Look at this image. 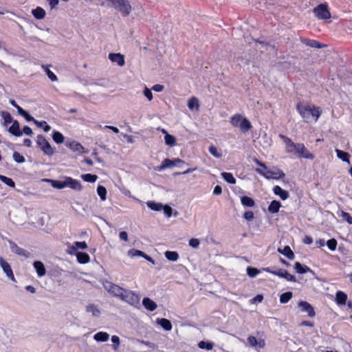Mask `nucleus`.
Returning a JSON list of instances; mask_svg holds the SVG:
<instances>
[{
  "label": "nucleus",
  "mask_w": 352,
  "mask_h": 352,
  "mask_svg": "<svg viewBox=\"0 0 352 352\" xmlns=\"http://www.w3.org/2000/svg\"><path fill=\"white\" fill-rule=\"evenodd\" d=\"M86 311L88 313H91L93 316L98 317L100 314V309L93 304L89 305L86 307Z\"/></svg>",
  "instance_id": "e433bc0d"
},
{
  "label": "nucleus",
  "mask_w": 352,
  "mask_h": 352,
  "mask_svg": "<svg viewBox=\"0 0 352 352\" xmlns=\"http://www.w3.org/2000/svg\"><path fill=\"white\" fill-rule=\"evenodd\" d=\"M125 291H126V289H124V288L120 287L118 285H116V286L113 287L112 292H111V294L122 299L123 295L124 294Z\"/></svg>",
  "instance_id": "72a5a7b5"
},
{
  "label": "nucleus",
  "mask_w": 352,
  "mask_h": 352,
  "mask_svg": "<svg viewBox=\"0 0 352 352\" xmlns=\"http://www.w3.org/2000/svg\"><path fill=\"white\" fill-rule=\"evenodd\" d=\"M230 124L234 127H239L243 133L248 132L252 127L250 120L239 113L234 114L230 118Z\"/></svg>",
  "instance_id": "f03ea898"
},
{
  "label": "nucleus",
  "mask_w": 352,
  "mask_h": 352,
  "mask_svg": "<svg viewBox=\"0 0 352 352\" xmlns=\"http://www.w3.org/2000/svg\"><path fill=\"white\" fill-rule=\"evenodd\" d=\"M163 210L164 214L168 217H170L172 215L173 209L171 207L168 206H163Z\"/></svg>",
  "instance_id": "338daca9"
},
{
  "label": "nucleus",
  "mask_w": 352,
  "mask_h": 352,
  "mask_svg": "<svg viewBox=\"0 0 352 352\" xmlns=\"http://www.w3.org/2000/svg\"><path fill=\"white\" fill-rule=\"evenodd\" d=\"M256 173H258L259 175L263 176L266 179H281L285 177V173L280 170H271L265 169V170L261 169V168H256Z\"/></svg>",
  "instance_id": "0eeeda50"
},
{
  "label": "nucleus",
  "mask_w": 352,
  "mask_h": 352,
  "mask_svg": "<svg viewBox=\"0 0 352 352\" xmlns=\"http://www.w3.org/2000/svg\"><path fill=\"white\" fill-rule=\"evenodd\" d=\"M33 267L38 277H42L46 274V269L44 264L40 261H36L33 263Z\"/></svg>",
  "instance_id": "f3484780"
},
{
  "label": "nucleus",
  "mask_w": 352,
  "mask_h": 352,
  "mask_svg": "<svg viewBox=\"0 0 352 352\" xmlns=\"http://www.w3.org/2000/svg\"><path fill=\"white\" fill-rule=\"evenodd\" d=\"M45 73L47 76V77L52 80V81H56L58 80L57 76L56 74L52 72L50 69L46 68L45 69Z\"/></svg>",
  "instance_id": "13d9d810"
},
{
  "label": "nucleus",
  "mask_w": 352,
  "mask_h": 352,
  "mask_svg": "<svg viewBox=\"0 0 352 352\" xmlns=\"http://www.w3.org/2000/svg\"><path fill=\"white\" fill-rule=\"evenodd\" d=\"M32 14L35 19L41 20L45 18L46 13L43 8L38 6L35 9H32Z\"/></svg>",
  "instance_id": "cd10ccee"
},
{
  "label": "nucleus",
  "mask_w": 352,
  "mask_h": 352,
  "mask_svg": "<svg viewBox=\"0 0 352 352\" xmlns=\"http://www.w3.org/2000/svg\"><path fill=\"white\" fill-rule=\"evenodd\" d=\"M292 296L293 293L292 292H284L280 296V302L285 304L292 299Z\"/></svg>",
  "instance_id": "37998d69"
},
{
  "label": "nucleus",
  "mask_w": 352,
  "mask_h": 352,
  "mask_svg": "<svg viewBox=\"0 0 352 352\" xmlns=\"http://www.w3.org/2000/svg\"><path fill=\"white\" fill-rule=\"evenodd\" d=\"M347 295L342 291H338L336 294V302L338 305H344L346 303Z\"/></svg>",
  "instance_id": "b1692460"
},
{
  "label": "nucleus",
  "mask_w": 352,
  "mask_h": 352,
  "mask_svg": "<svg viewBox=\"0 0 352 352\" xmlns=\"http://www.w3.org/2000/svg\"><path fill=\"white\" fill-rule=\"evenodd\" d=\"M209 153L214 157L217 158H221L222 157L221 152H219L217 149V148L214 146L211 145L208 148Z\"/></svg>",
  "instance_id": "603ef678"
},
{
  "label": "nucleus",
  "mask_w": 352,
  "mask_h": 352,
  "mask_svg": "<svg viewBox=\"0 0 352 352\" xmlns=\"http://www.w3.org/2000/svg\"><path fill=\"white\" fill-rule=\"evenodd\" d=\"M66 187L70 188L75 190H81L82 185L80 182L75 179L70 177H66Z\"/></svg>",
  "instance_id": "4468645a"
},
{
  "label": "nucleus",
  "mask_w": 352,
  "mask_h": 352,
  "mask_svg": "<svg viewBox=\"0 0 352 352\" xmlns=\"http://www.w3.org/2000/svg\"><path fill=\"white\" fill-rule=\"evenodd\" d=\"M109 338V334L104 331H99L94 336V339L97 342H106Z\"/></svg>",
  "instance_id": "2f4dec72"
},
{
  "label": "nucleus",
  "mask_w": 352,
  "mask_h": 352,
  "mask_svg": "<svg viewBox=\"0 0 352 352\" xmlns=\"http://www.w3.org/2000/svg\"><path fill=\"white\" fill-rule=\"evenodd\" d=\"M144 96L151 101L153 99V94L151 89H148L147 87H145L144 90Z\"/></svg>",
  "instance_id": "69168bd1"
},
{
  "label": "nucleus",
  "mask_w": 352,
  "mask_h": 352,
  "mask_svg": "<svg viewBox=\"0 0 352 352\" xmlns=\"http://www.w3.org/2000/svg\"><path fill=\"white\" fill-rule=\"evenodd\" d=\"M222 178L228 184H236V179L234 177L232 173L228 172L221 173Z\"/></svg>",
  "instance_id": "4c0bfd02"
},
{
  "label": "nucleus",
  "mask_w": 352,
  "mask_h": 352,
  "mask_svg": "<svg viewBox=\"0 0 352 352\" xmlns=\"http://www.w3.org/2000/svg\"><path fill=\"white\" fill-rule=\"evenodd\" d=\"M280 207H281V204L280 201H276V200H273L270 204L267 210L271 213H277L279 211V209Z\"/></svg>",
  "instance_id": "473e14b6"
},
{
  "label": "nucleus",
  "mask_w": 352,
  "mask_h": 352,
  "mask_svg": "<svg viewBox=\"0 0 352 352\" xmlns=\"http://www.w3.org/2000/svg\"><path fill=\"white\" fill-rule=\"evenodd\" d=\"M296 109L300 116L305 122H309L310 118H313L315 122L318 120L321 114L320 107L314 105L303 104L298 102L296 104Z\"/></svg>",
  "instance_id": "f257e3e1"
},
{
  "label": "nucleus",
  "mask_w": 352,
  "mask_h": 352,
  "mask_svg": "<svg viewBox=\"0 0 352 352\" xmlns=\"http://www.w3.org/2000/svg\"><path fill=\"white\" fill-rule=\"evenodd\" d=\"M1 116L4 120L5 124H9L12 123L14 120H12V117L11 114L8 111H1Z\"/></svg>",
  "instance_id": "8fccbe9b"
},
{
  "label": "nucleus",
  "mask_w": 352,
  "mask_h": 352,
  "mask_svg": "<svg viewBox=\"0 0 352 352\" xmlns=\"http://www.w3.org/2000/svg\"><path fill=\"white\" fill-rule=\"evenodd\" d=\"M76 254L77 261L79 263L86 264L89 262V255L84 252H78Z\"/></svg>",
  "instance_id": "a878e982"
},
{
  "label": "nucleus",
  "mask_w": 352,
  "mask_h": 352,
  "mask_svg": "<svg viewBox=\"0 0 352 352\" xmlns=\"http://www.w3.org/2000/svg\"><path fill=\"white\" fill-rule=\"evenodd\" d=\"M298 307L300 308L301 311L306 312L309 317L313 318L315 316V310L313 306L309 302L304 300H300L298 302Z\"/></svg>",
  "instance_id": "9d476101"
},
{
  "label": "nucleus",
  "mask_w": 352,
  "mask_h": 352,
  "mask_svg": "<svg viewBox=\"0 0 352 352\" xmlns=\"http://www.w3.org/2000/svg\"><path fill=\"white\" fill-rule=\"evenodd\" d=\"M12 157L17 163H23L25 161V157L17 151L13 153Z\"/></svg>",
  "instance_id": "6e6d98bb"
},
{
  "label": "nucleus",
  "mask_w": 352,
  "mask_h": 352,
  "mask_svg": "<svg viewBox=\"0 0 352 352\" xmlns=\"http://www.w3.org/2000/svg\"><path fill=\"white\" fill-rule=\"evenodd\" d=\"M65 146L74 152L82 153L84 148L82 144L76 141H67Z\"/></svg>",
  "instance_id": "dca6fc26"
},
{
  "label": "nucleus",
  "mask_w": 352,
  "mask_h": 352,
  "mask_svg": "<svg viewBox=\"0 0 352 352\" xmlns=\"http://www.w3.org/2000/svg\"><path fill=\"white\" fill-rule=\"evenodd\" d=\"M12 126L9 128L8 131L16 137H20L23 135V132L20 130L19 123L17 120H14Z\"/></svg>",
  "instance_id": "4be33fe9"
},
{
  "label": "nucleus",
  "mask_w": 352,
  "mask_h": 352,
  "mask_svg": "<svg viewBox=\"0 0 352 352\" xmlns=\"http://www.w3.org/2000/svg\"><path fill=\"white\" fill-rule=\"evenodd\" d=\"M97 193L102 201H104L107 199V189L102 185H98L97 187Z\"/></svg>",
  "instance_id": "a18cd8bd"
},
{
  "label": "nucleus",
  "mask_w": 352,
  "mask_h": 352,
  "mask_svg": "<svg viewBox=\"0 0 352 352\" xmlns=\"http://www.w3.org/2000/svg\"><path fill=\"white\" fill-rule=\"evenodd\" d=\"M108 58L111 62L116 63L121 67L125 63L124 56L120 53H109Z\"/></svg>",
  "instance_id": "ddd939ff"
},
{
  "label": "nucleus",
  "mask_w": 352,
  "mask_h": 352,
  "mask_svg": "<svg viewBox=\"0 0 352 352\" xmlns=\"http://www.w3.org/2000/svg\"><path fill=\"white\" fill-rule=\"evenodd\" d=\"M162 164H163L165 169L173 167L174 164H175L173 160H170L168 158L165 159L162 162Z\"/></svg>",
  "instance_id": "bf43d9fd"
},
{
  "label": "nucleus",
  "mask_w": 352,
  "mask_h": 352,
  "mask_svg": "<svg viewBox=\"0 0 352 352\" xmlns=\"http://www.w3.org/2000/svg\"><path fill=\"white\" fill-rule=\"evenodd\" d=\"M0 266L1 267L3 272L6 276L13 282H16L12 270L10 265L5 261L2 257H0Z\"/></svg>",
  "instance_id": "1a4fd4ad"
},
{
  "label": "nucleus",
  "mask_w": 352,
  "mask_h": 352,
  "mask_svg": "<svg viewBox=\"0 0 352 352\" xmlns=\"http://www.w3.org/2000/svg\"><path fill=\"white\" fill-rule=\"evenodd\" d=\"M129 254L132 256H141L142 258H145L146 261L151 262L153 264H155L154 259H153V258L141 250L132 249L129 252Z\"/></svg>",
  "instance_id": "2eb2a0df"
},
{
  "label": "nucleus",
  "mask_w": 352,
  "mask_h": 352,
  "mask_svg": "<svg viewBox=\"0 0 352 352\" xmlns=\"http://www.w3.org/2000/svg\"><path fill=\"white\" fill-rule=\"evenodd\" d=\"M8 243L11 251L14 254L19 256H24L25 258H28L30 256V253L29 252L23 248L19 247L14 242L9 241Z\"/></svg>",
  "instance_id": "9b49d317"
},
{
  "label": "nucleus",
  "mask_w": 352,
  "mask_h": 352,
  "mask_svg": "<svg viewBox=\"0 0 352 352\" xmlns=\"http://www.w3.org/2000/svg\"><path fill=\"white\" fill-rule=\"evenodd\" d=\"M278 252L289 260H294L295 258L294 253L289 245H285L283 249L279 248Z\"/></svg>",
  "instance_id": "5701e85b"
},
{
  "label": "nucleus",
  "mask_w": 352,
  "mask_h": 352,
  "mask_svg": "<svg viewBox=\"0 0 352 352\" xmlns=\"http://www.w3.org/2000/svg\"><path fill=\"white\" fill-rule=\"evenodd\" d=\"M164 256L170 261H177L179 258V254L176 251H166Z\"/></svg>",
  "instance_id": "a19ab883"
},
{
  "label": "nucleus",
  "mask_w": 352,
  "mask_h": 352,
  "mask_svg": "<svg viewBox=\"0 0 352 352\" xmlns=\"http://www.w3.org/2000/svg\"><path fill=\"white\" fill-rule=\"evenodd\" d=\"M342 217L344 220H345L349 224H352V217L351 215L346 212H342Z\"/></svg>",
  "instance_id": "052dcab7"
},
{
  "label": "nucleus",
  "mask_w": 352,
  "mask_h": 352,
  "mask_svg": "<svg viewBox=\"0 0 352 352\" xmlns=\"http://www.w3.org/2000/svg\"><path fill=\"white\" fill-rule=\"evenodd\" d=\"M52 137L53 140L56 144H62L65 140L64 135L60 132L56 131V130L53 131Z\"/></svg>",
  "instance_id": "f704fd0d"
},
{
  "label": "nucleus",
  "mask_w": 352,
  "mask_h": 352,
  "mask_svg": "<svg viewBox=\"0 0 352 352\" xmlns=\"http://www.w3.org/2000/svg\"><path fill=\"white\" fill-rule=\"evenodd\" d=\"M51 186L56 189H63L66 188V177L64 180L48 179Z\"/></svg>",
  "instance_id": "bb28decb"
},
{
  "label": "nucleus",
  "mask_w": 352,
  "mask_h": 352,
  "mask_svg": "<svg viewBox=\"0 0 352 352\" xmlns=\"http://www.w3.org/2000/svg\"><path fill=\"white\" fill-rule=\"evenodd\" d=\"M337 157L345 162H349L350 155L347 152L340 149H336Z\"/></svg>",
  "instance_id": "58836bf2"
},
{
  "label": "nucleus",
  "mask_w": 352,
  "mask_h": 352,
  "mask_svg": "<svg viewBox=\"0 0 352 352\" xmlns=\"http://www.w3.org/2000/svg\"><path fill=\"white\" fill-rule=\"evenodd\" d=\"M81 178L85 182H90V183H94V182H95L97 180L98 176L96 175H94V174L86 173V174H82L81 175Z\"/></svg>",
  "instance_id": "c03bdc74"
},
{
  "label": "nucleus",
  "mask_w": 352,
  "mask_h": 352,
  "mask_svg": "<svg viewBox=\"0 0 352 352\" xmlns=\"http://www.w3.org/2000/svg\"><path fill=\"white\" fill-rule=\"evenodd\" d=\"M279 138L285 143L287 153H294L298 156L304 146L302 143H295L289 138L283 134H280Z\"/></svg>",
  "instance_id": "7ed1b4c3"
},
{
  "label": "nucleus",
  "mask_w": 352,
  "mask_h": 352,
  "mask_svg": "<svg viewBox=\"0 0 352 352\" xmlns=\"http://www.w3.org/2000/svg\"><path fill=\"white\" fill-rule=\"evenodd\" d=\"M278 276L280 278H283L286 279L287 281L290 282H296V278L294 275L290 274L285 269H278Z\"/></svg>",
  "instance_id": "6ab92c4d"
},
{
  "label": "nucleus",
  "mask_w": 352,
  "mask_h": 352,
  "mask_svg": "<svg viewBox=\"0 0 352 352\" xmlns=\"http://www.w3.org/2000/svg\"><path fill=\"white\" fill-rule=\"evenodd\" d=\"M247 340L250 346L256 349H263L265 345L264 340H257L256 338L253 336H248Z\"/></svg>",
  "instance_id": "f8f14e48"
},
{
  "label": "nucleus",
  "mask_w": 352,
  "mask_h": 352,
  "mask_svg": "<svg viewBox=\"0 0 352 352\" xmlns=\"http://www.w3.org/2000/svg\"><path fill=\"white\" fill-rule=\"evenodd\" d=\"M146 206H148V208L154 211H160L163 208V205L162 204L157 203L153 201H147Z\"/></svg>",
  "instance_id": "ea45409f"
},
{
  "label": "nucleus",
  "mask_w": 352,
  "mask_h": 352,
  "mask_svg": "<svg viewBox=\"0 0 352 352\" xmlns=\"http://www.w3.org/2000/svg\"><path fill=\"white\" fill-rule=\"evenodd\" d=\"M241 203L244 207L252 208L255 206L254 200L247 195H244L241 197Z\"/></svg>",
  "instance_id": "c85d7f7f"
},
{
  "label": "nucleus",
  "mask_w": 352,
  "mask_h": 352,
  "mask_svg": "<svg viewBox=\"0 0 352 352\" xmlns=\"http://www.w3.org/2000/svg\"><path fill=\"white\" fill-rule=\"evenodd\" d=\"M294 270L298 274H302L307 272H312V270L307 265L300 263V262H296L294 264Z\"/></svg>",
  "instance_id": "393cba45"
},
{
  "label": "nucleus",
  "mask_w": 352,
  "mask_h": 352,
  "mask_svg": "<svg viewBox=\"0 0 352 352\" xmlns=\"http://www.w3.org/2000/svg\"><path fill=\"white\" fill-rule=\"evenodd\" d=\"M302 42L304 44H305L307 46H309L311 47L318 48V49L322 47V45L316 40L304 38L303 40H302Z\"/></svg>",
  "instance_id": "7c9ffc66"
},
{
  "label": "nucleus",
  "mask_w": 352,
  "mask_h": 352,
  "mask_svg": "<svg viewBox=\"0 0 352 352\" xmlns=\"http://www.w3.org/2000/svg\"><path fill=\"white\" fill-rule=\"evenodd\" d=\"M111 342H113V347L114 349H117L119 344H120V338L117 336H111Z\"/></svg>",
  "instance_id": "0e129e2a"
},
{
  "label": "nucleus",
  "mask_w": 352,
  "mask_h": 352,
  "mask_svg": "<svg viewBox=\"0 0 352 352\" xmlns=\"http://www.w3.org/2000/svg\"><path fill=\"white\" fill-rule=\"evenodd\" d=\"M142 305L146 309L150 311H153L157 307L156 302L148 297L143 298Z\"/></svg>",
  "instance_id": "aec40b11"
},
{
  "label": "nucleus",
  "mask_w": 352,
  "mask_h": 352,
  "mask_svg": "<svg viewBox=\"0 0 352 352\" xmlns=\"http://www.w3.org/2000/svg\"><path fill=\"white\" fill-rule=\"evenodd\" d=\"M246 272L247 274L251 278L256 276L260 273V271L257 268L250 266L247 267Z\"/></svg>",
  "instance_id": "864d4df0"
},
{
  "label": "nucleus",
  "mask_w": 352,
  "mask_h": 352,
  "mask_svg": "<svg viewBox=\"0 0 352 352\" xmlns=\"http://www.w3.org/2000/svg\"><path fill=\"white\" fill-rule=\"evenodd\" d=\"M189 245L192 248H198L200 244L198 239L192 238L189 240Z\"/></svg>",
  "instance_id": "680f3d73"
},
{
  "label": "nucleus",
  "mask_w": 352,
  "mask_h": 352,
  "mask_svg": "<svg viewBox=\"0 0 352 352\" xmlns=\"http://www.w3.org/2000/svg\"><path fill=\"white\" fill-rule=\"evenodd\" d=\"M36 144L43 153L47 156H52L54 154V151L52 148L50 142L43 135H38L36 137Z\"/></svg>",
  "instance_id": "39448f33"
},
{
  "label": "nucleus",
  "mask_w": 352,
  "mask_h": 352,
  "mask_svg": "<svg viewBox=\"0 0 352 352\" xmlns=\"http://www.w3.org/2000/svg\"><path fill=\"white\" fill-rule=\"evenodd\" d=\"M298 157L308 159V160H314V155L309 152V151L305 147L304 145L302 148L301 149V151L300 154L298 155Z\"/></svg>",
  "instance_id": "c9c22d12"
},
{
  "label": "nucleus",
  "mask_w": 352,
  "mask_h": 352,
  "mask_svg": "<svg viewBox=\"0 0 352 352\" xmlns=\"http://www.w3.org/2000/svg\"><path fill=\"white\" fill-rule=\"evenodd\" d=\"M273 192L276 195L278 196L283 201L286 200L289 197L288 191L283 189L279 186H274Z\"/></svg>",
  "instance_id": "412c9836"
},
{
  "label": "nucleus",
  "mask_w": 352,
  "mask_h": 352,
  "mask_svg": "<svg viewBox=\"0 0 352 352\" xmlns=\"http://www.w3.org/2000/svg\"><path fill=\"white\" fill-rule=\"evenodd\" d=\"M115 286L116 284L109 281H106L105 283H103L104 288L110 294Z\"/></svg>",
  "instance_id": "4d7b16f0"
},
{
  "label": "nucleus",
  "mask_w": 352,
  "mask_h": 352,
  "mask_svg": "<svg viewBox=\"0 0 352 352\" xmlns=\"http://www.w3.org/2000/svg\"><path fill=\"white\" fill-rule=\"evenodd\" d=\"M243 218L248 221H252L254 218V214L252 211L248 210L243 214Z\"/></svg>",
  "instance_id": "e2e57ef3"
},
{
  "label": "nucleus",
  "mask_w": 352,
  "mask_h": 352,
  "mask_svg": "<svg viewBox=\"0 0 352 352\" xmlns=\"http://www.w3.org/2000/svg\"><path fill=\"white\" fill-rule=\"evenodd\" d=\"M199 107V100L195 97H192L188 101V107L190 110L198 109Z\"/></svg>",
  "instance_id": "49530a36"
},
{
  "label": "nucleus",
  "mask_w": 352,
  "mask_h": 352,
  "mask_svg": "<svg viewBox=\"0 0 352 352\" xmlns=\"http://www.w3.org/2000/svg\"><path fill=\"white\" fill-rule=\"evenodd\" d=\"M157 323L165 331H170L172 329L170 321L166 318H157Z\"/></svg>",
  "instance_id": "c756f323"
},
{
  "label": "nucleus",
  "mask_w": 352,
  "mask_h": 352,
  "mask_svg": "<svg viewBox=\"0 0 352 352\" xmlns=\"http://www.w3.org/2000/svg\"><path fill=\"white\" fill-rule=\"evenodd\" d=\"M38 127L42 128L45 132H48L51 129V126L44 120H36L34 123Z\"/></svg>",
  "instance_id": "3c124183"
},
{
  "label": "nucleus",
  "mask_w": 352,
  "mask_h": 352,
  "mask_svg": "<svg viewBox=\"0 0 352 352\" xmlns=\"http://www.w3.org/2000/svg\"><path fill=\"white\" fill-rule=\"evenodd\" d=\"M326 244H327V246L328 247V248L331 251H334L336 250L338 242H337L336 239H331L327 241Z\"/></svg>",
  "instance_id": "5fc2aeb1"
},
{
  "label": "nucleus",
  "mask_w": 352,
  "mask_h": 352,
  "mask_svg": "<svg viewBox=\"0 0 352 352\" xmlns=\"http://www.w3.org/2000/svg\"><path fill=\"white\" fill-rule=\"evenodd\" d=\"M0 180L6 185L11 188L15 187V183L13 179L10 177H8L5 175H0Z\"/></svg>",
  "instance_id": "09e8293b"
},
{
  "label": "nucleus",
  "mask_w": 352,
  "mask_h": 352,
  "mask_svg": "<svg viewBox=\"0 0 352 352\" xmlns=\"http://www.w3.org/2000/svg\"><path fill=\"white\" fill-rule=\"evenodd\" d=\"M111 6L124 16L129 15L131 12V6L128 0H114Z\"/></svg>",
  "instance_id": "20e7f679"
},
{
  "label": "nucleus",
  "mask_w": 352,
  "mask_h": 352,
  "mask_svg": "<svg viewBox=\"0 0 352 352\" xmlns=\"http://www.w3.org/2000/svg\"><path fill=\"white\" fill-rule=\"evenodd\" d=\"M173 161H174V166H177V167H179V168H182L183 166V165L185 164L184 161H183L182 160L179 159V158H175V159H173Z\"/></svg>",
  "instance_id": "774afa93"
},
{
  "label": "nucleus",
  "mask_w": 352,
  "mask_h": 352,
  "mask_svg": "<svg viewBox=\"0 0 352 352\" xmlns=\"http://www.w3.org/2000/svg\"><path fill=\"white\" fill-rule=\"evenodd\" d=\"M314 15L321 20H327L331 18V13L329 10L328 6L326 3H320L313 10Z\"/></svg>",
  "instance_id": "423d86ee"
},
{
  "label": "nucleus",
  "mask_w": 352,
  "mask_h": 352,
  "mask_svg": "<svg viewBox=\"0 0 352 352\" xmlns=\"http://www.w3.org/2000/svg\"><path fill=\"white\" fill-rule=\"evenodd\" d=\"M122 300L133 306H138L140 304V296L134 292L126 289Z\"/></svg>",
  "instance_id": "6e6552de"
},
{
  "label": "nucleus",
  "mask_w": 352,
  "mask_h": 352,
  "mask_svg": "<svg viewBox=\"0 0 352 352\" xmlns=\"http://www.w3.org/2000/svg\"><path fill=\"white\" fill-rule=\"evenodd\" d=\"M164 142L167 146L172 147L176 144V138L173 135L166 133V135H164Z\"/></svg>",
  "instance_id": "79ce46f5"
},
{
  "label": "nucleus",
  "mask_w": 352,
  "mask_h": 352,
  "mask_svg": "<svg viewBox=\"0 0 352 352\" xmlns=\"http://www.w3.org/2000/svg\"><path fill=\"white\" fill-rule=\"evenodd\" d=\"M71 250L68 251V253L73 254L78 252L77 250L79 249L85 250L87 248V245L85 241H76L70 247Z\"/></svg>",
  "instance_id": "a211bd4d"
},
{
  "label": "nucleus",
  "mask_w": 352,
  "mask_h": 352,
  "mask_svg": "<svg viewBox=\"0 0 352 352\" xmlns=\"http://www.w3.org/2000/svg\"><path fill=\"white\" fill-rule=\"evenodd\" d=\"M213 346H214L213 342H210V341L202 340L198 343L199 348L201 349L211 350V349H212Z\"/></svg>",
  "instance_id": "de8ad7c7"
}]
</instances>
